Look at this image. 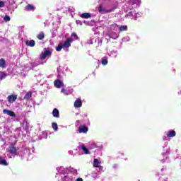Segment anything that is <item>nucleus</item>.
I'll return each instance as SVG.
<instances>
[{
    "mask_svg": "<svg viewBox=\"0 0 181 181\" xmlns=\"http://www.w3.org/2000/svg\"><path fill=\"white\" fill-rule=\"evenodd\" d=\"M99 168V170H103V166L101 165H98V167H97Z\"/></svg>",
    "mask_w": 181,
    "mask_h": 181,
    "instance_id": "33",
    "label": "nucleus"
},
{
    "mask_svg": "<svg viewBox=\"0 0 181 181\" xmlns=\"http://www.w3.org/2000/svg\"><path fill=\"white\" fill-rule=\"evenodd\" d=\"M6 78V73L4 71H0V80L2 81L4 78Z\"/></svg>",
    "mask_w": 181,
    "mask_h": 181,
    "instance_id": "22",
    "label": "nucleus"
},
{
    "mask_svg": "<svg viewBox=\"0 0 181 181\" xmlns=\"http://www.w3.org/2000/svg\"><path fill=\"white\" fill-rule=\"evenodd\" d=\"M0 67H1V69L6 67V62L4 58L0 59Z\"/></svg>",
    "mask_w": 181,
    "mask_h": 181,
    "instance_id": "13",
    "label": "nucleus"
},
{
    "mask_svg": "<svg viewBox=\"0 0 181 181\" xmlns=\"http://www.w3.org/2000/svg\"><path fill=\"white\" fill-rule=\"evenodd\" d=\"M8 152L11 155H16L18 153V148L15 146V144L12 143L10 146L7 148Z\"/></svg>",
    "mask_w": 181,
    "mask_h": 181,
    "instance_id": "3",
    "label": "nucleus"
},
{
    "mask_svg": "<svg viewBox=\"0 0 181 181\" xmlns=\"http://www.w3.org/2000/svg\"><path fill=\"white\" fill-rule=\"evenodd\" d=\"M76 181H83V178H81V177L77 178V179H76Z\"/></svg>",
    "mask_w": 181,
    "mask_h": 181,
    "instance_id": "34",
    "label": "nucleus"
},
{
    "mask_svg": "<svg viewBox=\"0 0 181 181\" xmlns=\"http://www.w3.org/2000/svg\"><path fill=\"white\" fill-rule=\"evenodd\" d=\"M76 122H78H78H80V121H79V120H78V121H76Z\"/></svg>",
    "mask_w": 181,
    "mask_h": 181,
    "instance_id": "35",
    "label": "nucleus"
},
{
    "mask_svg": "<svg viewBox=\"0 0 181 181\" xmlns=\"http://www.w3.org/2000/svg\"><path fill=\"white\" fill-rule=\"evenodd\" d=\"M37 39L39 40H43L45 39V33L40 32L37 35Z\"/></svg>",
    "mask_w": 181,
    "mask_h": 181,
    "instance_id": "17",
    "label": "nucleus"
},
{
    "mask_svg": "<svg viewBox=\"0 0 181 181\" xmlns=\"http://www.w3.org/2000/svg\"><path fill=\"white\" fill-rule=\"evenodd\" d=\"M93 168H98V166H100V161L98 160V159L95 158L93 160Z\"/></svg>",
    "mask_w": 181,
    "mask_h": 181,
    "instance_id": "19",
    "label": "nucleus"
},
{
    "mask_svg": "<svg viewBox=\"0 0 181 181\" xmlns=\"http://www.w3.org/2000/svg\"><path fill=\"white\" fill-rule=\"evenodd\" d=\"M52 115L54 118H60V112H59V109L54 108L52 110Z\"/></svg>",
    "mask_w": 181,
    "mask_h": 181,
    "instance_id": "9",
    "label": "nucleus"
},
{
    "mask_svg": "<svg viewBox=\"0 0 181 181\" xmlns=\"http://www.w3.org/2000/svg\"><path fill=\"white\" fill-rule=\"evenodd\" d=\"M81 149L83 151L86 155H90V151L88 150V148H87V147H86L84 144L81 146Z\"/></svg>",
    "mask_w": 181,
    "mask_h": 181,
    "instance_id": "15",
    "label": "nucleus"
},
{
    "mask_svg": "<svg viewBox=\"0 0 181 181\" xmlns=\"http://www.w3.org/2000/svg\"><path fill=\"white\" fill-rule=\"evenodd\" d=\"M5 6V3L0 0V8H4Z\"/></svg>",
    "mask_w": 181,
    "mask_h": 181,
    "instance_id": "30",
    "label": "nucleus"
},
{
    "mask_svg": "<svg viewBox=\"0 0 181 181\" xmlns=\"http://www.w3.org/2000/svg\"><path fill=\"white\" fill-rule=\"evenodd\" d=\"M81 18H83V19H88L91 18V14H90V13H83L81 15Z\"/></svg>",
    "mask_w": 181,
    "mask_h": 181,
    "instance_id": "14",
    "label": "nucleus"
},
{
    "mask_svg": "<svg viewBox=\"0 0 181 181\" xmlns=\"http://www.w3.org/2000/svg\"><path fill=\"white\" fill-rule=\"evenodd\" d=\"M72 37H75L76 40H78V36H77V33H72L71 35Z\"/></svg>",
    "mask_w": 181,
    "mask_h": 181,
    "instance_id": "27",
    "label": "nucleus"
},
{
    "mask_svg": "<svg viewBox=\"0 0 181 181\" xmlns=\"http://www.w3.org/2000/svg\"><path fill=\"white\" fill-rule=\"evenodd\" d=\"M25 45L26 46H29L30 47H34L35 45H36V42L34 40H31L30 41L27 40L25 41Z\"/></svg>",
    "mask_w": 181,
    "mask_h": 181,
    "instance_id": "11",
    "label": "nucleus"
},
{
    "mask_svg": "<svg viewBox=\"0 0 181 181\" xmlns=\"http://www.w3.org/2000/svg\"><path fill=\"white\" fill-rule=\"evenodd\" d=\"M0 165H2V166H8V162L6 160L2 158L1 156H0Z\"/></svg>",
    "mask_w": 181,
    "mask_h": 181,
    "instance_id": "16",
    "label": "nucleus"
},
{
    "mask_svg": "<svg viewBox=\"0 0 181 181\" xmlns=\"http://www.w3.org/2000/svg\"><path fill=\"white\" fill-rule=\"evenodd\" d=\"M115 9H117V8L114 7L113 9L107 10L101 5L98 7L100 13H111V12H114Z\"/></svg>",
    "mask_w": 181,
    "mask_h": 181,
    "instance_id": "2",
    "label": "nucleus"
},
{
    "mask_svg": "<svg viewBox=\"0 0 181 181\" xmlns=\"http://www.w3.org/2000/svg\"><path fill=\"white\" fill-rule=\"evenodd\" d=\"M83 106V102L81 101V99H77L74 102V107L75 108H80V107Z\"/></svg>",
    "mask_w": 181,
    "mask_h": 181,
    "instance_id": "10",
    "label": "nucleus"
},
{
    "mask_svg": "<svg viewBox=\"0 0 181 181\" xmlns=\"http://www.w3.org/2000/svg\"><path fill=\"white\" fill-rule=\"evenodd\" d=\"M54 86L56 88H62V87L64 86V83L60 79H57L54 82Z\"/></svg>",
    "mask_w": 181,
    "mask_h": 181,
    "instance_id": "5",
    "label": "nucleus"
},
{
    "mask_svg": "<svg viewBox=\"0 0 181 181\" xmlns=\"http://www.w3.org/2000/svg\"><path fill=\"white\" fill-rule=\"evenodd\" d=\"M119 29V32H125L128 30V26L121 25Z\"/></svg>",
    "mask_w": 181,
    "mask_h": 181,
    "instance_id": "20",
    "label": "nucleus"
},
{
    "mask_svg": "<svg viewBox=\"0 0 181 181\" xmlns=\"http://www.w3.org/2000/svg\"><path fill=\"white\" fill-rule=\"evenodd\" d=\"M110 29H113V30H115V28H117V23H113V24H112V25H110Z\"/></svg>",
    "mask_w": 181,
    "mask_h": 181,
    "instance_id": "29",
    "label": "nucleus"
},
{
    "mask_svg": "<svg viewBox=\"0 0 181 181\" xmlns=\"http://www.w3.org/2000/svg\"><path fill=\"white\" fill-rule=\"evenodd\" d=\"M26 11H35V6L32 4H28L25 6Z\"/></svg>",
    "mask_w": 181,
    "mask_h": 181,
    "instance_id": "18",
    "label": "nucleus"
},
{
    "mask_svg": "<svg viewBox=\"0 0 181 181\" xmlns=\"http://www.w3.org/2000/svg\"><path fill=\"white\" fill-rule=\"evenodd\" d=\"M7 100L10 104H12L18 100V95H10L7 97Z\"/></svg>",
    "mask_w": 181,
    "mask_h": 181,
    "instance_id": "6",
    "label": "nucleus"
},
{
    "mask_svg": "<svg viewBox=\"0 0 181 181\" xmlns=\"http://www.w3.org/2000/svg\"><path fill=\"white\" fill-rule=\"evenodd\" d=\"M127 16H132V11L129 12Z\"/></svg>",
    "mask_w": 181,
    "mask_h": 181,
    "instance_id": "32",
    "label": "nucleus"
},
{
    "mask_svg": "<svg viewBox=\"0 0 181 181\" xmlns=\"http://www.w3.org/2000/svg\"><path fill=\"white\" fill-rule=\"evenodd\" d=\"M110 37H111L112 39H117L118 35H117V33H115V32H112L111 33Z\"/></svg>",
    "mask_w": 181,
    "mask_h": 181,
    "instance_id": "26",
    "label": "nucleus"
},
{
    "mask_svg": "<svg viewBox=\"0 0 181 181\" xmlns=\"http://www.w3.org/2000/svg\"><path fill=\"white\" fill-rule=\"evenodd\" d=\"M134 20L136 21V17H135Z\"/></svg>",
    "mask_w": 181,
    "mask_h": 181,
    "instance_id": "36",
    "label": "nucleus"
},
{
    "mask_svg": "<svg viewBox=\"0 0 181 181\" xmlns=\"http://www.w3.org/2000/svg\"><path fill=\"white\" fill-rule=\"evenodd\" d=\"M3 112L7 115H9V117H13L14 118H16V115H15V112L12 110L4 109L3 110Z\"/></svg>",
    "mask_w": 181,
    "mask_h": 181,
    "instance_id": "8",
    "label": "nucleus"
},
{
    "mask_svg": "<svg viewBox=\"0 0 181 181\" xmlns=\"http://www.w3.org/2000/svg\"><path fill=\"white\" fill-rule=\"evenodd\" d=\"M32 98V92H28L24 96V100H29Z\"/></svg>",
    "mask_w": 181,
    "mask_h": 181,
    "instance_id": "21",
    "label": "nucleus"
},
{
    "mask_svg": "<svg viewBox=\"0 0 181 181\" xmlns=\"http://www.w3.org/2000/svg\"><path fill=\"white\" fill-rule=\"evenodd\" d=\"M4 21H5V22H9V21H11V17H9V16H5Z\"/></svg>",
    "mask_w": 181,
    "mask_h": 181,
    "instance_id": "28",
    "label": "nucleus"
},
{
    "mask_svg": "<svg viewBox=\"0 0 181 181\" xmlns=\"http://www.w3.org/2000/svg\"><path fill=\"white\" fill-rule=\"evenodd\" d=\"M168 138H173L176 136V132L175 130H170L167 133Z\"/></svg>",
    "mask_w": 181,
    "mask_h": 181,
    "instance_id": "12",
    "label": "nucleus"
},
{
    "mask_svg": "<svg viewBox=\"0 0 181 181\" xmlns=\"http://www.w3.org/2000/svg\"><path fill=\"white\" fill-rule=\"evenodd\" d=\"M67 91V90H66L65 88H62L61 90V93H66Z\"/></svg>",
    "mask_w": 181,
    "mask_h": 181,
    "instance_id": "31",
    "label": "nucleus"
},
{
    "mask_svg": "<svg viewBox=\"0 0 181 181\" xmlns=\"http://www.w3.org/2000/svg\"><path fill=\"white\" fill-rule=\"evenodd\" d=\"M52 129H54V131H57L59 129V127L57 126V123H56V122H53L52 124Z\"/></svg>",
    "mask_w": 181,
    "mask_h": 181,
    "instance_id": "23",
    "label": "nucleus"
},
{
    "mask_svg": "<svg viewBox=\"0 0 181 181\" xmlns=\"http://www.w3.org/2000/svg\"><path fill=\"white\" fill-rule=\"evenodd\" d=\"M71 43H73V39L70 37L66 38L64 43H59L56 47L57 52H62V49H69L71 46Z\"/></svg>",
    "mask_w": 181,
    "mask_h": 181,
    "instance_id": "1",
    "label": "nucleus"
},
{
    "mask_svg": "<svg viewBox=\"0 0 181 181\" xmlns=\"http://www.w3.org/2000/svg\"><path fill=\"white\" fill-rule=\"evenodd\" d=\"M49 56H52V51L50 49H46L42 53L40 58L41 60H45V59L49 57Z\"/></svg>",
    "mask_w": 181,
    "mask_h": 181,
    "instance_id": "4",
    "label": "nucleus"
},
{
    "mask_svg": "<svg viewBox=\"0 0 181 181\" xmlns=\"http://www.w3.org/2000/svg\"><path fill=\"white\" fill-rule=\"evenodd\" d=\"M130 2L132 5H139V4H141V0H132Z\"/></svg>",
    "mask_w": 181,
    "mask_h": 181,
    "instance_id": "24",
    "label": "nucleus"
},
{
    "mask_svg": "<svg viewBox=\"0 0 181 181\" xmlns=\"http://www.w3.org/2000/svg\"><path fill=\"white\" fill-rule=\"evenodd\" d=\"M78 132L79 134H87L88 132V127L86 125H82L79 127Z\"/></svg>",
    "mask_w": 181,
    "mask_h": 181,
    "instance_id": "7",
    "label": "nucleus"
},
{
    "mask_svg": "<svg viewBox=\"0 0 181 181\" xmlns=\"http://www.w3.org/2000/svg\"><path fill=\"white\" fill-rule=\"evenodd\" d=\"M102 64L103 66H106V64H108V59H107V58L105 57L102 58Z\"/></svg>",
    "mask_w": 181,
    "mask_h": 181,
    "instance_id": "25",
    "label": "nucleus"
}]
</instances>
